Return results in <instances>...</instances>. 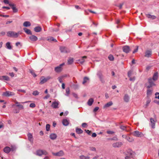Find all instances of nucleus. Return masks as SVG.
<instances>
[{
    "label": "nucleus",
    "instance_id": "obj_44",
    "mask_svg": "<svg viewBox=\"0 0 159 159\" xmlns=\"http://www.w3.org/2000/svg\"><path fill=\"white\" fill-rule=\"evenodd\" d=\"M108 58L110 61H113L114 60L113 56L111 55H109Z\"/></svg>",
    "mask_w": 159,
    "mask_h": 159
},
{
    "label": "nucleus",
    "instance_id": "obj_42",
    "mask_svg": "<svg viewBox=\"0 0 159 159\" xmlns=\"http://www.w3.org/2000/svg\"><path fill=\"white\" fill-rule=\"evenodd\" d=\"M93 102V100H89L87 103L89 106H91Z\"/></svg>",
    "mask_w": 159,
    "mask_h": 159
},
{
    "label": "nucleus",
    "instance_id": "obj_46",
    "mask_svg": "<svg viewBox=\"0 0 159 159\" xmlns=\"http://www.w3.org/2000/svg\"><path fill=\"white\" fill-rule=\"evenodd\" d=\"M66 93L67 95H69L70 94V89L69 88H66Z\"/></svg>",
    "mask_w": 159,
    "mask_h": 159
},
{
    "label": "nucleus",
    "instance_id": "obj_56",
    "mask_svg": "<svg viewBox=\"0 0 159 159\" xmlns=\"http://www.w3.org/2000/svg\"><path fill=\"white\" fill-rule=\"evenodd\" d=\"M107 133L108 134H112L114 133V132L112 131H107Z\"/></svg>",
    "mask_w": 159,
    "mask_h": 159
},
{
    "label": "nucleus",
    "instance_id": "obj_50",
    "mask_svg": "<svg viewBox=\"0 0 159 159\" xmlns=\"http://www.w3.org/2000/svg\"><path fill=\"white\" fill-rule=\"evenodd\" d=\"M155 98H158L159 99V93H156L155 94Z\"/></svg>",
    "mask_w": 159,
    "mask_h": 159
},
{
    "label": "nucleus",
    "instance_id": "obj_15",
    "mask_svg": "<svg viewBox=\"0 0 159 159\" xmlns=\"http://www.w3.org/2000/svg\"><path fill=\"white\" fill-rule=\"evenodd\" d=\"M47 81L45 78V77L44 76H42L40 79V82H39V84H42L46 82Z\"/></svg>",
    "mask_w": 159,
    "mask_h": 159
},
{
    "label": "nucleus",
    "instance_id": "obj_48",
    "mask_svg": "<svg viewBox=\"0 0 159 159\" xmlns=\"http://www.w3.org/2000/svg\"><path fill=\"white\" fill-rule=\"evenodd\" d=\"M45 78L46 79L47 81L48 80H50V79H52V78L51 76H48Z\"/></svg>",
    "mask_w": 159,
    "mask_h": 159
},
{
    "label": "nucleus",
    "instance_id": "obj_2",
    "mask_svg": "<svg viewBox=\"0 0 159 159\" xmlns=\"http://www.w3.org/2000/svg\"><path fill=\"white\" fill-rule=\"evenodd\" d=\"M64 63L61 64L59 66L56 67L54 68V70L56 72L59 73L61 72L62 70V66L64 65Z\"/></svg>",
    "mask_w": 159,
    "mask_h": 159
},
{
    "label": "nucleus",
    "instance_id": "obj_53",
    "mask_svg": "<svg viewBox=\"0 0 159 159\" xmlns=\"http://www.w3.org/2000/svg\"><path fill=\"white\" fill-rule=\"evenodd\" d=\"M87 126V124L86 123H83L82 124V126L84 128L86 127Z\"/></svg>",
    "mask_w": 159,
    "mask_h": 159
},
{
    "label": "nucleus",
    "instance_id": "obj_40",
    "mask_svg": "<svg viewBox=\"0 0 159 159\" xmlns=\"http://www.w3.org/2000/svg\"><path fill=\"white\" fill-rule=\"evenodd\" d=\"M30 72L31 74L34 77H35L37 76V75L35 74L34 70H30Z\"/></svg>",
    "mask_w": 159,
    "mask_h": 159
},
{
    "label": "nucleus",
    "instance_id": "obj_3",
    "mask_svg": "<svg viewBox=\"0 0 159 159\" xmlns=\"http://www.w3.org/2000/svg\"><path fill=\"white\" fill-rule=\"evenodd\" d=\"M153 80L151 78H149L148 80V85H147V87L148 88L155 85V84L154 83Z\"/></svg>",
    "mask_w": 159,
    "mask_h": 159
},
{
    "label": "nucleus",
    "instance_id": "obj_34",
    "mask_svg": "<svg viewBox=\"0 0 159 159\" xmlns=\"http://www.w3.org/2000/svg\"><path fill=\"white\" fill-rule=\"evenodd\" d=\"M16 104H17L16 105V106L19 107V109L20 110L23 109H24L23 106L20 104L19 103H18V102H15Z\"/></svg>",
    "mask_w": 159,
    "mask_h": 159
},
{
    "label": "nucleus",
    "instance_id": "obj_26",
    "mask_svg": "<svg viewBox=\"0 0 159 159\" xmlns=\"http://www.w3.org/2000/svg\"><path fill=\"white\" fill-rule=\"evenodd\" d=\"M23 30L25 32L28 34H31L32 33L31 31L29 29H28L26 28H24Z\"/></svg>",
    "mask_w": 159,
    "mask_h": 159
},
{
    "label": "nucleus",
    "instance_id": "obj_51",
    "mask_svg": "<svg viewBox=\"0 0 159 159\" xmlns=\"http://www.w3.org/2000/svg\"><path fill=\"white\" fill-rule=\"evenodd\" d=\"M136 48L135 49H134L133 52V53H134L138 51V46H136Z\"/></svg>",
    "mask_w": 159,
    "mask_h": 159
},
{
    "label": "nucleus",
    "instance_id": "obj_17",
    "mask_svg": "<svg viewBox=\"0 0 159 159\" xmlns=\"http://www.w3.org/2000/svg\"><path fill=\"white\" fill-rule=\"evenodd\" d=\"M9 5L11 7L12 9L13 10V11L14 12H16L18 10L15 7V5L13 4H9Z\"/></svg>",
    "mask_w": 159,
    "mask_h": 159
},
{
    "label": "nucleus",
    "instance_id": "obj_47",
    "mask_svg": "<svg viewBox=\"0 0 159 159\" xmlns=\"http://www.w3.org/2000/svg\"><path fill=\"white\" fill-rule=\"evenodd\" d=\"M39 93V92L37 91H35L33 92V94L34 95H38Z\"/></svg>",
    "mask_w": 159,
    "mask_h": 159
},
{
    "label": "nucleus",
    "instance_id": "obj_61",
    "mask_svg": "<svg viewBox=\"0 0 159 159\" xmlns=\"http://www.w3.org/2000/svg\"><path fill=\"white\" fill-rule=\"evenodd\" d=\"M123 5H124L123 3H121L119 5V7L120 9H121L122 8V6Z\"/></svg>",
    "mask_w": 159,
    "mask_h": 159
},
{
    "label": "nucleus",
    "instance_id": "obj_60",
    "mask_svg": "<svg viewBox=\"0 0 159 159\" xmlns=\"http://www.w3.org/2000/svg\"><path fill=\"white\" fill-rule=\"evenodd\" d=\"M153 102L159 105V100H154Z\"/></svg>",
    "mask_w": 159,
    "mask_h": 159
},
{
    "label": "nucleus",
    "instance_id": "obj_16",
    "mask_svg": "<svg viewBox=\"0 0 159 159\" xmlns=\"http://www.w3.org/2000/svg\"><path fill=\"white\" fill-rule=\"evenodd\" d=\"M58 102L55 101L52 103V107L53 108H58Z\"/></svg>",
    "mask_w": 159,
    "mask_h": 159
},
{
    "label": "nucleus",
    "instance_id": "obj_64",
    "mask_svg": "<svg viewBox=\"0 0 159 159\" xmlns=\"http://www.w3.org/2000/svg\"><path fill=\"white\" fill-rule=\"evenodd\" d=\"M49 97H50V95L49 94H48L44 97V98L48 99V98H49Z\"/></svg>",
    "mask_w": 159,
    "mask_h": 159
},
{
    "label": "nucleus",
    "instance_id": "obj_9",
    "mask_svg": "<svg viewBox=\"0 0 159 159\" xmlns=\"http://www.w3.org/2000/svg\"><path fill=\"white\" fill-rule=\"evenodd\" d=\"M14 95V93L9 91H6L5 92H4L3 93V95L7 97Z\"/></svg>",
    "mask_w": 159,
    "mask_h": 159
},
{
    "label": "nucleus",
    "instance_id": "obj_43",
    "mask_svg": "<svg viewBox=\"0 0 159 159\" xmlns=\"http://www.w3.org/2000/svg\"><path fill=\"white\" fill-rule=\"evenodd\" d=\"M63 77H64L63 76H60V77H58V79L60 83H62V79H63Z\"/></svg>",
    "mask_w": 159,
    "mask_h": 159
},
{
    "label": "nucleus",
    "instance_id": "obj_57",
    "mask_svg": "<svg viewBox=\"0 0 159 159\" xmlns=\"http://www.w3.org/2000/svg\"><path fill=\"white\" fill-rule=\"evenodd\" d=\"M3 2L5 4H11V3H9V1L8 0H4L3 1Z\"/></svg>",
    "mask_w": 159,
    "mask_h": 159
},
{
    "label": "nucleus",
    "instance_id": "obj_11",
    "mask_svg": "<svg viewBox=\"0 0 159 159\" xmlns=\"http://www.w3.org/2000/svg\"><path fill=\"white\" fill-rule=\"evenodd\" d=\"M123 50L124 52L126 53H129L130 51L129 47L128 46H125L123 47Z\"/></svg>",
    "mask_w": 159,
    "mask_h": 159
},
{
    "label": "nucleus",
    "instance_id": "obj_30",
    "mask_svg": "<svg viewBox=\"0 0 159 159\" xmlns=\"http://www.w3.org/2000/svg\"><path fill=\"white\" fill-rule=\"evenodd\" d=\"M158 78V73L157 72L155 73L153 76L152 80L154 81L156 80Z\"/></svg>",
    "mask_w": 159,
    "mask_h": 159
},
{
    "label": "nucleus",
    "instance_id": "obj_63",
    "mask_svg": "<svg viewBox=\"0 0 159 159\" xmlns=\"http://www.w3.org/2000/svg\"><path fill=\"white\" fill-rule=\"evenodd\" d=\"M9 75L12 77H13L14 76V74L13 72L9 73Z\"/></svg>",
    "mask_w": 159,
    "mask_h": 159
},
{
    "label": "nucleus",
    "instance_id": "obj_13",
    "mask_svg": "<svg viewBox=\"0 0 159 159\" xmlns=\"http://www.w3.org/2000/svg\"><path fill=\"white\" fill-rule=\"evenodd\" d=\"M152 51L151 50H147L145 52V57H149L152 54Z\"/></svg>",
    "mask_w": 159,
    "mask_h": 159
},
{
    "label": "nucleus",
    "instance_id": "obj_25",
    "mask_svg": "<svg viewBox=\"0 0 159 159\" xmlns=\"http://www.w3.org/2000/svg\"><path fill=\"white\" fill-rule=\"evenodd\" d=\"M49 137L51 139L54 140L56 138L57 136L56 134L53 133L50 135Z\"/></svg>",
    "mask_w": 159,
    "mask_h": 159
},
{
    "label": "nucleus",
    "instance_id": "obj_49",
    "mask_svg": "<svg viewBox=\"0 0 159 159\" xmlns=\"http://www.w3.org/2000/svg\"><path fill=\"white\" fill-rule=\"evenodd\" d=\"M30 106L31 108H34L35 107V104L34 103H31L30 104Z\"/></svg>",
    "mask_w": 159,
    "mask_h": 159
},
{
    "label": "nucleus",
    "instance_id": "obj_59",
    "mask_svg": "<svg viewBox=\"0 0 159 159\" xmlns=\"http://www.w3.org/2000/svg\"><path fill=\"white\" fill-rule=\"evenodd\" d=\"M99 109V107H96L93 110V111L94 112H96Z\"/></svg>",
    "mask_w": 159,
    "mask_h": 159
},
{
    "label": "nucleus",
    "instance_id": "obj_58",
    "mask_svg": "<svg viewBox=\"0 0 159 159\" xmlns=\"http://www.w3.org/2000/svg\"><path fill=\"white\" fill-rule=\"evenodd\" d=\"M85 131H86L87 133L89 135H90L91 134V131L89 130H85Z\"/></svg>",
    "mask_w": 159,
    "mask_h": 159
},
{
    "label": "nucleus",
    "instance_id": "obj_62",
    "mask_svg": "<svg viewBox=\"0 0 159 159\" xmlns=\"http://www.w3.org/2000/svg\"><path fill=\"white\" fill-rule=\"evenodd\" d=\"M18 91L21 92L23 93H25L26 92V91L24 90H22V89H18Z\"/></svg>",
    "mask_w": 159,
    "mask_h": 159
},
{
    "label": "nucleus",
    "instance_id": "obj_8",
    "mask_svg": "<svg viewBox=\"0 0 159 159\" xmlns=\"http://www.w3.org/2000/svg\"><path fill=\"white\" fill-rule=\"evenodd\" d=\"M53 155L55 156H58L59 157H61L63 156L64 155V152L62 150H61L59 152L57 153H52Z\"/></svg>",
    "mask_w": 159,
    "mask_h": 159
},
{
    "label": "nucleus",
    "instance_id": "obj_55",
    "mask_svg": "<svg viewBox=\"0 0 159 159\" xmlns=\"http://www.w3.org/2000/svg\"><path fill=\"white\" fill-rule=\"evenodd\" d=\"M19 45H20L21 47L22 46V45L19 42H18L16 43V47H18Z\"/></svg>",
    "mask_w": 159,
    "mask_h": 159
},
{
    "label": "nucleus",
    "instance_id": "obj_37",
    "mask_svg": "<svg viewBox=\"0 0 159 159\" xmlns=\"http://www.w3.org/2000/svg\"><path fill=\"white\" fill-rule=\"evenodd\" d=\"M80 159H90V157L89 156H85L84 155H81L80 157Z\"/></svg>",
    "mask_w": 159,
    "mask_h": 159
},
{
    "label": "nucleus",
    "instance_id": "obj_45",
    "mask_svg": "<svg viewBox=\"0 0 159 159\" xmlns=\"http://www.w3.org/2000/svg\"><path fill=\"white\" fill-rule=\"evenodd\" d=\"M50 126L49 124H47L46 125V129L47 131H49L50 129Z\"/></svg>",
    "mask_w": 159,
    "mask_h": 159
},
{
    "label": "nucleus",
    "instance_id": "obj_35",
    "mask_svg": "<svg viewBox=\"0 0 159 159\" xmlns=\"http://www.w3.org/2000/svg\"><path fill=\"white\" fill-rule=\"evenodd\" d=\"M62 123L64 125L67 126L68 125L69 122L67 120L64 119L62 121Z\"/></svg>",
    "mask_w": 159,
    "mask_h": 159
},
{
    "label": "nucleus",
    "instance_id": "obj_32",
    "mask_svg": "<svg viewBox=\"0 0 159 159\" xmlns=\"http://www.w3.org/2000/svg\"><path fill=\"white\" fill-rule=\"evenodd\" d=\"M147 17L149 18H151L152 19H154L156 18V16L154 15H151L150 14H147Z\"/></svg>",
    "mask_w": 159,
    "mask_h": 159
},
{
    "label": "nucleus",
    "instance_id": "obj_21",
    "mask_svg": "<svg viewBox=\"0 0 159 159\" xmlns=\"http://www.w3.org/2000/svg\"><path fill=\"white\" fill-rule=\"evenodd\" d=\"M47 40L50 42H52V41L54 42H57V40L56 39H54L52 37H48V39H47Z\"/></svg>",
    "mask_w": 159,
    "mask_h": 159
},
{
    "label": "nucleus",
    "instance_id": "obj_29",
    "mask_svg": "<svg viewBox=\"0 0 159 159\" xmlns=\"http://www.w3.org/2000/svg\"><path fill=\"white\" fill-rule=\"evenodd\" d=\"M23 25L25 27H28L31 25V24L29 21H25Z\"/></svg>",
    "mask_w": 159,
    "mask_h": 159
},
{
    "label": "nucleus",
    "instance_id": "obj_54",
    "mask_svg": "<svg viewBox=\"0 0 159 159\" xmlns=\"http://www.w3.org/2000/svg\"><path fill=\"white\" fill-rule=\"evenodd\" d=\"M129 98V96L127 94H125L124 97V99H128Z\"/></svg>",
    "mask_w": 159,
    "mask_h": 159
},
{
    "label": "nucleus",
    "instance_id": "obj_38",
    "mask_svg": "<svg viewBox=\"0 0 159 159\" xmlns=\"http://www.w3.org/2000/svg\"><path fill=\"white\" fill-rule=\"evenodd\" d=\"M126 139L129 142H132L134 140L133 138L130 137L129 136H127Z\"/></svg>",
    "mask_w": 159,
    "mask_h": 159
},
{
    "label": "nucleus",
    "instance_id": "obj_7",
    "mask_svg": "<svg viewBox=\"0 0 159 159\" xmlns=\"http://www.w3.org/2000/svg\"><path fill=\"white\" fill-rule=\"evenodd\" d=\"M47 153V152L45 150H38L36 152V154L39 156H41L43 154L46 155Z\"/></svg>",
    "mask_w": 159,
    "mask_h": 159
},
{
    "label": "nucleus",
    "instance_id": "obj_18",
    "mask_svg": "<svg viewBox=\"0 0 159 159\" xmlns=\"http://www.w3.org/2000/svg\"><path fill=\"white\" fill-rule=\"evenodd\" d=\"M87 57L86 56H84L81 59H79L78 61L80 62L81 64H83L85 61L84 59H86Z\"/></svg>",
    "mask_w": 159,
    "mask_h": 159
},
{
    "label": "nucleus",
    "instance_id": "obj_23",
    "mask_svg": "<svg viewBox=\"0 0 159 159\" xmlns=\"http://www.w3.org/2000/svg\"><path fill=\"white\" fill-rule=\"evenodd\" d=\"M0 80H9V78L7 76H0Z\"/></svg>",
    "mask_w": 159,
    "mask_h": 159
},
{
    "label": "nucleus",
    "instance_id": "obj_41",
    "mask_svg": "<svg viewBox=\"0 0 159 159\" xmlns=\"http://www.w3.org/2000/svg\"><path fill=\"white\" fill-rule=\"evenodd\" d=\"M89 149L90 151H96V148L93 147H90Z\"/></svg>",
    "mask_w": 159,
    "mask_h": 159
},
{
    "label": "nucleus",
    "instance_id": "obj_20",
    "mask_svg": "<svg viewBox=\"0 0 159 159\" xmlns=\"http://www.w3.org/2000/svg\"><path fill=\"white\" fill-rule=\"evenodd\" d=\"M113 104V103L111 101H110L109 102L106 103L104 106L103 108H106L108 107L111 106Z\"/></svg>",
    "mask_w": 159,
    "mask_h": 159
},
{
    "label": "nucleus",
    "instance_id": "obj_28",
    "mask_svg": "<svg viewBox=\"0 0 159 159\" xmlns=\"http://www.w3.org/2000/svg\"><path fill=\"white\" fill-rule=\"evenodd\" d=\"M152 90L150 89H148L147 91V95L148 97L150 96L152 93Z\"/></svg>",
    "mask_w": 159,
    "mask_h": 159
},
{
    "label": "nucleus",
    "instance_id": "obj_24",
    "mask_svg": "<svg viewBox=\"0 0 159 159\" xmlns=\"http://www.w3.org/2000/svg\"><path fill=\"white\" fill-rule=\"evenodd\" d=\"M74 62V59L73 58L70 57L69 58L68 61L67 63L69 65L71 64Z\"/></svg>",
    "mask_w": 159,
    "mask_h": 159
},
{
    "label": "nucleus",
    "instance_id": "obj_5",
    "mask_svg": "<svg viewBox=\"0 0 159 159\" xmlns=\"http://www.w3.org/2000/svg\"><path fill=\"white\" fill-rule=\"evenodd\" d=\"M60 49L61 52L63 53H69L70 52L69 49L65 47L62 46L60 47Z\"/></svg>",
    "mask_w": 159,
    "mask_h": 159
},
{
    "label": "nucleus",
    "instance_id": "obj_33",
    "mask_svg": "<svg viewBox=\"0 0 159 159\" xmlns=\"http://www.w3.org/2000/svg\"><path fill=\"white\" fill-rule=\"evenodd\" d=\"M10 44V42H8L6 43V46L7 49H11L12 48V47Z\"/></svg>",
    "mask_w": 159,
    "mask_h": 159
},
{
    "label": "nucleus",
    "instance_id": "obj_36",
    "mask_svg": "<svg viewBox=\"0 0 159 159\" xmlns=\"http://www.w3.org/2000/svg\"><path fill=\"white\" fill-rule=\"evenodd\" d=\"M76 133L78 134H82L83 132V130L80 128H76Z\"/></svg>",
    "mask_w": 159,
    "mask_h": 159
},
{
    "label": "nucleus",
    "instance_id": "obj_1",
    "mask_svg": "<svg viewBox=\"0 0 159 159\" xmlns=\"http://www.w3.org/2000/svg\"><path fill=\"white\" fill-rule=\"evenodd\" d=\"M7 36L8 37L17 38L19 35V33H16L12 31H9L7 32Z\"/></svg>",
    "mask_w": 159,
    "mask_h": 159
},
{
    "label": "nucleus",
    "instance_id": "obj_22",
    "mask_svg": "<svg viewBox=\"0 0 159 159\" xmlns=\"http://www.w3.org/2000/svg\"><path fill=\"white\" fill-rule=\"evenodd\" d=\"M11 150V149L8 147H5L4 149V151L6 153H8Z\"/></svg>",
    "mask_w": 159,
    "mask_h": 159
},
{
    "label": "nucleus",
    "instance_id": "obj_10",
    "mask_svg": "<svg viewBox=\"0 0 159 159\" xmlns=\"http://www.w3.org/2000/svg\"><path fill=\"white\" fill-rule=\"evenodd\" d=\"M29 38L31 41L33 42L36 41L38 40V38L37 36L32 34L29 36Z\"/></svg>",
    "mask_w": 159,
    "mask_h": 159
},
{
    "label": "nucleus",
    "instance_id": "obj_6",
    "mask_svg": "<svg viewBox=\"0 0 159 159\" xmlns=\"http://www.w3.org/2000/svg\"><path fill=\"white\" fill-rule=\"evenodd\" d=\"M97 75L98 76L101 82L103 83L104 82V80L103 78V75L102 74V72L101 71H99L97 73Z\"/></svg>",
    "mask_w": 159,
    "mask_h": 159
},
{
    "label": "nucleus",
    "instance_id": "obj_39",
    "mask_svg": "<svg viewBox=\"0 0 159 159\" xmlns=\"http://www.w3.org/2000/svg\"><path fill=\"white\" fill-rule=\"evenodd\" d=\"M132 157V154L130 153L129 154H127V156L125 157V159H131L130 157Z\"/></svg>",
    "mask_w": 159,
    "mask_h": 159
},
{
    "label": "nucleus",
    "instance_id": "obj_14",
    "mask_svg": "<svg viewBox=\"0 0 159 159\" xmlns=\"http://www.w3.org/2000/svg\"><path fill=\"white\" fill-rule=\"evenodd\" d=\"M150 120L151 122L150 125L152 128H155V121L152 118H151Z\"/></svg>",
    "mask_w": 159,
    "mask_h": 159
},
{
    "label": "nucleus",
    "instance_id": "obj_4",
    "mask_svg": "<svg viewBox=\"0 0 159 159\" xmlns=\"http://www.w3.org/2000/svg\"><path fill=\"white\" fill-rule=\"evenodd\" d=\"M133 135L136 137H141L143 136L142 133L138 131H135L132 133Z\"/></svg>",
    "mask_w": 159,
    "mask_h": 159
},
{
    "label": "nucleus",
    "instance_id": "obj_31",
    "mask_svg": "<svg viewBox=\"0 0 159 159\" xmlns=\"http://www.w3.org/2000/svg\"><path fill=\"white\" fill-rule=\"evenodd\" d=\"M89 78L87 77H84L83 79V81L82 82V84H85L86 83H87L88 81H89Z\"/></svg>",
    "mask_w": 159,
    "mask_h": 159
},
{
    "label": "nucleus",
    "instance_id": "obj_19",
    "mask_svg": "<svg viewBox=\"0 0 159 159\" xmlns=\"http://www.w3.org/2000/svg\"><path fill=\"white\" fill-rule=\"evenodd\" d=\"M34 31L36 32H39L41 31L42 28L40 26H36L34 28Z\"/></svg>",
    "mask_w": 159,
    "mask_h": 159
},
{
    "label": "nucleus",
    "instance_id": "obj_27",
    "mask_svg": "<svg viewBox=\"0 0 159 159\" xmlns=\"http://www.w3.org/2000/svg\"><path fill=\"white\" fill-rule=\"evenodd\" d=\"M28 139L30 142H33V136L32 134L31 133H29L28 134Z\"/></svg>",
    "mask_w": 159,
    "mask_h": 159
},
{
    "label": "nucleus",
    "instance_id": "obj_12",
    "mask_svg": "<svg viewBox=\"0 0 159 159\" xmlns=\"http://www.w3.org/2000/svg\"><path fill=\"white\" fill-rule=\"evenodd\" d=\"M122 145L121 142H118L114 143L112 144V146L115 148H118L121 147Z\"/></svg>",
    "mask_w": 159,
    "mask_h": 159
},
{
    "label": "nucleus",
    "instance_id": "obj_52",
    "mask_svg": "<svg viewBox=\"0 0 159 159\" xmlns=\"http://www.w3.org/2000/svg\"><path fill=\"white\" fill-rule=\"evenodd\" d=\"M120 128L123 130H125L126 129V127L125 126L122 125L120 126Z\"/></svg>",
    "mask_w": 159,
    "mask_h": 159
}]
</instances>
